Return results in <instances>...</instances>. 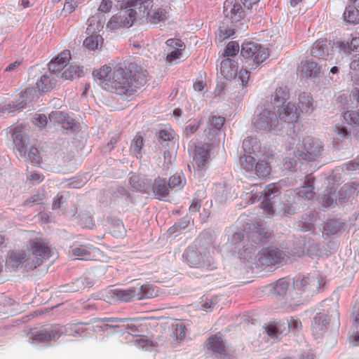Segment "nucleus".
Masks as SVG:
<instances>
[{"instance_id": "423d86ee", "label": "nucleus", "mask_w": 359, "mask_h": 359, "mask_svg": "<svg viewBox=\"0 0 359 359\" xmlns=\"http://www.w3.org/2000/svg\"><path fill=\"white\" fill-rule=\"evenodd\" d=\"M280 123H285L277 118L276 114L268 109L259 110V112L255 113L252 120V124L255 130L263 132H271L276 130L278 128Z\"/></svg>"}, {"instance_id": "39448f33", "label": "nucleus", "mask_w": 359, "mask_h": 359, "mask_svg": "<svg viewBox=\"0 0 359 359\" xmlns=\"http://www.w3.org/2000/svg\"><path fill=\"white\" fill-rule=\"evenodd\" d=\"M326 284V278L318 272L306 276H297L294 279V290L300 293L313 294L318 292L322 287Z\"/></svg>"}, {"instance_id": "8fccbe9b", "label": "nucleus", "mask_w": 359, "mask_h": 359, "mask_svg": "<svg viewBox=\"0 0 359 359\" xmlns=\"http://www.w3.org/2000/svg\"><path fill=\"white\" fill-rule=\"evenodd\" d=\"M79 3L76 0H65L63 8L60 15H62V13H65V15L72 13L75 11Z\"/></svg>"}, {"instance_id": "f8f14e48", "label": "nucleus", "mask_w": 359, "mask_h": 359, "mask_svg": "<svg viewBox=\"0 0 359 359\" xmlns=\"http://www.w3.org/2000/svg\"><path fill=\"white\" fill-rule=\"evenodd\" d=\"M71 254L80 259L91 260L94 259L100 254V249L92 245H76L74 244L71 248Z\"/></svg>"}, {"instance_id": "72a5a7b5", "label": "nucleus", "mask_w": 359, "mask_h": 359, "mask_svg": "<svg viewBox=\"0 0 359 359\" xmlns=\"http://www.w3.org/2000/svg\"><path fill=\"white\" fill-rule=\"evenodd\" d=\"M103 29L102 22L96 17L92 16L88 20V27L86 29L87 35L100 34Z\"/></svg>"}, {"instance_id": "9b49d317", "label": "nucleus", "mask_w": 359, "mask_h": 359, "mask_svg": "<svg viewBox=\"0 0 359 359\" xmlns=\"http://www.w3.org/2000/svg\"><path fill=\"white\" fill-rule=\"evenodd\" d=\"M225 18L236 24L244 18V11L237 0H225L224 2Z\"/></svg>"}, {"instance_id": "4be33fe9", "label": "nucleus", "mask_w": 359, "mask_h": 359, "mask_svg": "<svg viewBox=\"0 0 359 359\" xmlns=\"http://www.w3.org/2000/svg\"><path fill=\"white\" fill-rule=\"evenodd\" d=\"M104 44V39L100 34L88 35L83 46L89 50H100Z\"/></svg>"}, {"instance_id": "49530a36", "label": "nucleus", "mask_w": 359, "mask_h": 359, "mask_svg": "<svg viewBox=\"0 0 359 359\" xmlns=\"http://www.w3.org/2000/svg\"><path fill=\"white\" fill-rule=\"evenodd\" d=\"M336 190L334 189V187H330L327 189H326L322 199H321V203L322 205L325 207H330L334 202V197L333 196L335 194Z\"/></svg>"}, {"instance_id": "bb28decb", "label": "nucleus", "mask_w": 359, "mask_h": 359, "mask_svg": "<svg viewBox=\"0 0 359 359\" xmlns=\"http://www.w3.org/2000/svg\"><path fill=\"white\" fill-rule=\"evenodd\" d=\"M138 292L137 287H131L126 290H115L114 293L119 300L130 302L135 299H137Z\"/></svg>"}, {"instance_id": "c03bdc74", "label": "nucleus", "mask_w": 359, "mask_h": 359, "mask_svg": "<svg viewBox=\"0 0 359 359\" xmlns=\"http://www.w3.org/2000/svg\"><path fill=\"white\" fill-rule=\"evenodd\" d=\"M353 316L354 318V325L357 329V331L350 337V341L354 346H359V308L356 309L355 308L353 312Z\"/></svg>"}, {"instance_id": "ddd939ff", "label": "nucleus", "mask_w": 359, "mask_h": 359, "mask_svg": "<svg viewBox=\"0 0 359 359\" xmlns=\"http://www.w3.org/2000/svg\"><path fill=\"white\" fill-rule=\"evenodd\" d=\"M70 59L69 50H65L49 62L48 69L54 74H60L67 66Z\"/></svg>"}, {"instance_id": "0e129e2a", "label": "nucleus", "mask_w": 359, "mask_h": 359, "mask_svg": "<svg viewBox=\"0 0 359 359\" xmlns=\"http://www.w3.org/2000/svg\"><path fill=\"white\" fill-rule=\"evenodd\" d=\"M278 188L275 184H269L264 189V194L269 198L273 194H276L278 192Z\"/></svg>"}, {"instance_id": "c9c22d12", "label": "nucleus", "mask_w": 359, "mask_h": 359, "mask_svg": "<svg viewBox=\"0 0 359 359\" xmlns=\"http://www.w3.org/2000/svg\"><path fill=\"white\" fill-rule=\"evenodd\" d=\"M234 34L235 29L233 27L223 24L219 27L215 34L216 40L219 41V42H222L232 36Z\"/></svg>"}, {"instance_id": "e433bc0d", "label": "nucleus", "mask_w": 359, "mask_h": 359, "mask_svg": "<svg viewBox=\"0 0 359 359\" xmlns=\"http://www.w3.org/2000/svg\"><path fill=\"white\" fill-rule=\"evenodd\" d=\"M327 50V41L325 40H320L313 43L311 53L315 57H321L324 56Z\"/></svg>"}, {"instance_id": "ea45409f", "label": "nucleus", "mask_w": 359, "mask_h": 359, "mask_svg": "<svg viewBox=\"0 0 359 359\" xmlns=\"http://www.w3.org/2000/svg\"><path fill=\"white\" fill-rule=\"evenodd\" d=\"M343 117L349 125L359 126V108L355 110L346 111L344 113Z\"/></svg>"}, {"instance_id": "4d7b16f0", "label": "nucleus", "mask_w": 359, "mask_h": 359, "mask_svg": "<svg viewBox=\"0 0 359 359\" xmlns=\"http://www.w3.org/2000/svg\"><path fill=\"white\" fill-rule=\"evenodd\" d=\"M302 324L301 320L296 317H291L288 320V327L293 331H298L302 329Z\"/></svg>"}, {"instance_id": "3c124183", "label": "nucleus", "mask_w": 359, "mask_h": 359, "mask_svg": "<svg viewBox=\"0 0 359 359\" xmlns=\"http://www.w3.org/2000/svg\"><path fill=\"white\" fill-rule=\"evenodd\" d=\"M255 170L258 177H266L270 174V168L266 163H257Z\"/></svg>"}, {"instance_id": "473e14b6", "label": "nucleus", "mask_w": 359, "mask_h": 359, "mask_svg": "<svg viewBox=\"0 0 359 359\" xmlns=\"http://www.w3.org/2000/svg\"><path fill=\"white\" fill-rule=\"evenodd\" d=\"M87 324L83 323H77L69 324L66 328V332L73 337L83 336L87 332Z\"/></svg>"}, {"instance_id": "a19ab883", "label": "nucleus", "mask_w": 359, "mask_h": 359, "mask_svg": "<svg viewBox=\"0 0 359 359\" xmlns=\"http://www.w3.org/2000/svg\"><path fill=\"white\" fill-rule=\"evenodd\" d=\"M184 184L185 179L181 174H175L169 179L168 186L170 189L180 190L183 188Z\"/></svg>"}, {"instance_id": "bf43d9fd", "label": "nucleus", "mask_w": 359, "mask_h": 359, "mask_svg": "<svg viewBox=\"0 0 359 359\" xmlns=\"http://www.w3.org/2000/svg\"><path fill=\"white\" fill-rule=\"evenodd\" d=\"M34 123L41 128H45L48 123V119L44 114H36L34 117Z\"/></svg>"}, {"instance_id": "a878e982", "label": "nucleus", "mask_w": 359, "mask_h": 359, "mask_svg": "<svg viewBox=\"0 0 359 359\" xmlns=\"http://www.w3.org/2000/svg\"><path fill=\"white\" fill-rule=\"evenodd\" d=\"M313 183L314 179L311 176H307L306 177L305 185L299 189L298 195L302 198H305L309 200L313 199L316 195L313 187Z\"/></svg>"}, {"instance_id": "5fc2aeb1", "label": "nucleus", "mask_w": 359, "mask_h": 359, "mask_svg": "<svg viewBox=\"0 0 359 359\" xmlns=\"http://www.w3.org/2000/svg\"><path fill=\"white\" fill-rule=\"evenodd\" d=\"M32 162L38 163L39 159V152L36 147H31L29 151L27 149V156H24Z\"/></svg>"}, {"instance_id": "864d4df0", "label": "nucleus", "mask_w": 359, "mask_h": 359, "mask_svg": "<svg viewBox=\"0 0 359 359\" xmlns=\"http://www.w3.org/2000/svg\"><path fill=\"white\" fill-rule=\"evenodd\" d=\"M261 208L267 216H271L274 212L273 205L269 198H266L263 200Z\"/></svg>"}, {"instance_id": "20e7f679", "label": "nucleus", "mask_w": 359, "mask_h": 359, "mask_svg": "<svg viewBox=\"0 0 359 359\" xmlns=\"http://www.w3.org/2000/svg\"><path fill=\"white\" fill-rule=\"evenodd\" d=\"M288 97L289 91L287 87L280 86L276 89L275 93L273 95V103L275 104L283 103L278 111L280 120L287 124H293L297 122L299 114L294 104L290 102L285 104Z\"/></svg>"}, {"instance_id": "c756f323", "label": "nucleus", "mask_w": 359, "mask_h": 359, "mask_svg": "<svg viewBox=\"0 0 359 359\" xmlns=\"http://www.w3.org/2000/svg\"><path fill=\"white\" fill-rule=\"evenodd\" d=\"M55 85L54 80L47 75H43L36 83L37 89L43 93L50 91Z\"/></svg>"}, {"instance_id": "f704fd0d", "label": "nucleus", "mask_w": 359, "mask_h": 359, "mask_svg": "<svg viewBox=\"0 0 359 359\" xmlns=\"http://www.w3.org/2000/svg\"><path fill=\"white\" fill-rule=\"evenodd\" d=\"M301 72L306 76H316L320 73V69L318 67L316 62L307 60L302 63Z\"/></svg>"}, {"instance_id": "37998d69", "label": "nucleus", "mask_w": 359, "mask_h": 359, "mask_svg": "<svg viewBox=\"0 0 359 359\" xmlns=\"http://www.w3.org/2000/svg\"><path fill=\"white\" fill-rule=\"evenodd\" d=\"M201 259L204 261V266L202 268H210L214 263L213 255L207 248H201Z\"/></svg>"}, {"instance_id": "9d476101", "label": "nucleus", "mask_w": 359, "mask_h": 359, "mask_svg": "<svg viewBox=\"0 0 359 359\" xmlns=\"http://www.w3.org/2000/svg\"><path fill=\"white\" fill-rule=\"evenodd\" d=\"M290 256L288 252L276 247L266 248L262 254L259 262L263 265L268 266H280L286 264L290 260Z\"/></svg>"}, {"instance_id": "338daca9", "label": "nucleus", "mask_w": 359, "mask_h": 359, "mask_svg": "<svg viewBox=\"0 0 359 359\" xmlns=\"http://www.w3.org/2000/svg\"><path fill=\"white\" fill-rule=\"evenodd\" d=\"M201 208V201L196 198H194L189 206V212L191 213H194L198 212Z\"/></svg>"}, {"instance_id": "4c0bfd02", "label": "nucleus", "mask_w": 359, "mask_h": 359, "mask_svg": "<svg viewBox=\"0 0 359 359\" xmlns=\"http://www.w3.org/2000/svg\"><path fill=\"white\" fill-rule=\"evenodd\" d=\"M143 146L144 137L140 133H137L132 141L130 151L137 157L138 155H140Z\"/></svg>"}, {"instance_id": "6ab92c4d", "label": "nucleus", "mask_w": 359, "mask_h": 359, "mask_svg": "<svg viewBox=\"0 0 359 359\" xmlns=\"http://www.w3.org/2000/svg\"><path fill=\"white\" fill-rule=\"evenodd\" d=\"M168 184L160 177L156 178L152 185V190L158 199H163L168 195Z\"/></svg>"}, {"instance_id": "79ce46f5", "label": "nucleus", "mask_w": 359, "mask_h": 359, "mask_svg": "<svg viewBox=\"0 0 359 359\" xmlns=\"http://www.w3.org/2000/svg\"><path fill=\"white\" fill-rule=\"evenodd\" d=\"M290 283L285 278H280L273 285L275 294L278 295H284L287 293Z\"/></svg>"}, {"instance_id": "f3484780", "label": "nucleus", "mask_w": 359, "mask_h": 359, "mask_svg": "<svg viewBox=\"0 0 359 359\" xmlns=\"http://www.w3.org/2000/svg\"><path fill=\"white\" fill-rule=\"evenodd\" d=\"M330 318L326 313H319L313 318L312 332L316 337L320 336L327 328Z\"/></svg>"}, {"instance_id": "680f3d73", "label": "nucleus", "mask_w": 359, "mask_h": 359, "mask_svg": "<svg viewBox=\"0 0 359 359\" xmlns=\"http://www.w3.org/2000/svg\"><path fill=\"white\" fill-rule=\"evenodd\" d=\"M250 72L246 69H241L238 73V77L240 80L241 81L242 85L244 86H245L248 80L250 79Z\"/></svg>"}, {"instance_id": "cd10ccee", "label": "nucleus", "mask_w": 359, "mask_h": 359, "mask_svg": "<svg viewBox=\"0 0 359 359\" xmlns=\"http://www.w3.org/2000/svg\"><path fill=\"white\" fill-rule=\"evenodd\" d=\"M359 6L353 4L348 5L344 13V20L349 24L356 25L359 23Z\"/></svg>"}, {"instance_id": "e2e57ef3", "label": "nucleus", "mask_w": 359, "mask_h": 359, "mask_svg": "<svg viewBox=\"0 0 359 359\" xmlns=\"http://www.w3.org/2000/svg\"><path fill=\"white\" fill-rule=\"evenodd\" d=\"M350 44L352 52H359V33L351 35Z\"/></svg>"}, {"instance_id": "412c9836", "label": "nucleus", "mask_w": 359, "mask_h": 359, "mask_svg": "<svg viewBox=\"0 0 359 359\" xmlns=\"http://www.w3.org/2000/svg\"><path fill=\"white\" fill-rule=\"evenodd\" d=\"M206 347L215 353L225 354V345L221 337L217 334L210 337L206 343Z\"/></svg>"}, {"instance_id": "a211bd4d", "label": "nucleus", "mask_w": 359, "mask_h": 359, "mask_svg": "<svg viewBox=\"0 0 359 359\" xmlns=\"http://www.w3.org/2000/svg\"><path fill=\"white\" fill-rule=\"evenodd\" d=\"M238 70V66L234 60L226 58L221 62L220 72L226 79L235 78Z\"/></svg>"}, {"instance_id": "13d9d810", "label": "nucleus", "mask_w": 359, "mask_h": 359, "mask_svg": "<svg viewBox=\"0 0 359 359\" xmlns=\"http://www.w3.org/2000/svg\"><path fill=\"white\" fill-rule=\"evenodd\" d=\"M266 334L271 338H276L280 333L279 330L274 323H270L265 327Z\"/></svg>"}, {"instance_id": "7ed1b4c3", "label": "nucleus", "mask_w": 359, "mask_h": 359, "mask_svg": "<svg viewBox=\"0 0 359 359\" xmlns=\"http://www.w3.org/2000/svg\"><path fill=\"white\" fill-rule=\"evenodd\" d=\"M163 4H154L153 0H129L126 7H137V13L142 18H147L151 24H158L168 18L172 10L170 0H162Z\"/></svg>"}, {"instance_id": "69168bd1", "label": "nucleus", "mask_w": 359, "mask_h": 359, "mask_svg": "<svg viewBox=\"0 0 359 359\" xmlns=\"http://www.w3.org/2000/svg\"><path fill=\"white\" fill-rule=\"evenodd\" d=\"M159 139L163 141H168L172 138V134L167 130H161L158 133Z\"/></svg>"}, {"instance_id": "1a4fd4ad", "label": "nucleus", "mask_w": 359, "mask_h": 359, "mask_svg": "<svg viewBox=\"0 0 359 359\" xmlns=\"http://www.w3.org/2000/svg\"><path fill=\"white\" fill-rule=\"evenodd\" d=\"M241 54L243 57L252 60L256 65L264 62L270 55L268 48H264L261 44L254 41L243 43L241 46Z\"/></svg>"}, {"instance_id": "58836bf2", "label": "nucleus", "mask_w": 359, "mask_h": 359, "mask_svg": "<svg viewBox=\"0 0 359 359\" xmlns=\"http://www.w3.org/2000/svg\"><path fill=\"white\" fill-rule=\"evenodd\" d=\"M130 319L129 318H100L96 319V322L104 323V326L102 327L104 329L105 327H118V323H125Z\"/></svg>"}, {"instance_id": "f257e3e1", "label": "nucleus", "mask_w": 359, "mask_h": 359, "mask_svg": "<svg viewBox=\"0 0 359 359\" xmlns=\"http://www.w3.org/2000/svg\"><path fill=\"white\" fill-rule=\"evenodd\" d=\"M93 76L104 90L128 99L147 83V72L135 62L120 63L113 70L109 65H104L93 70Z\"/></svg>"}, {"instance_id": "c85d7f7f", "label": "nucleus", "mask_w": 359, "mask_h": 359, "mask_svg": "<svg viewBox=\"0 0 359 359\" xmlns=\"http://www.w3.org/2000/svg\"><path fill=\"white\" fill-rule=\"evenodd\" d=\"M339 202H344L351 198H354L358 195L357 189L351 184H344L338 193Z\"/></svg>"}, {"instance_id": "6e6552de", "label": "nucleus", "mask_w": 359, "mask_h": 359, "mask_svg": "<svg viewBox=\"0 0 359 359\" xmlns=\"http://www.w3.org/2000/svg\"><path fill=\"white\" fill-rule=\"evenodd\" d=\"M120 14L112 15L107 23L106 29L114 31L132 27L137 18V11L133 8H125Z\"/></svg>"}, {"instance_id": "0eeeda50", "label": "nucleus", "mask_w": 359, "mask_h": 359, "mask_svg": "<svg viewBox=\"0 0 359 359\" xmlns=\"http://www.w3.org/2000/svg\"><path fill=\"white\" fill-rule=\"evenodd\" d=\"M295 155L299 159L315 161L322 155L323 147L309 137L304 138L296 147Z\"/></svg>"}, {"instance_id": "dca6fc26", "label": "nucleus", "mask_w": 359, "mask_h": 359, "mask_svg": "<svg viewBox=\"0 0 359 359\" xmlns=\"http://www.w3.org/2000/svg\"><path fill=\"white\" fill-rule=\"evenodd\" d=\"M49 119L50 121L53 122V123L61 125L65 130L72 129L74 125V120L67 114L60 111H52L49 114Z\"/></svg>"}, {"instance_id": "7c9ffc66", "label": "nucleus", "mask_w": 359, "mask_h": 359, "mask_svg": "<svg viewBox=\"0 0 359 359\" xmlns=\"http://www.w3.org/2000/svg\"><path fill=\"white\" fill-rule=\"evenodd\" d=\"M62 72L60 77L66 80H72L75 77H79L83 73L81 68L77 65L66 67Z\"/></svg>"}, {"instance_id": "2f4dec72", "label": "nucleus", "mask_w": 359, "mask_h": 359, "mask_svg": "<svg viewBox=\"0 0 359 359\" xmlns=\"http://www.w3.org/2000/svg\"><path fill=\"white\" fill-rule=\"evenodd\" d=\"M209 156L208 149L204 147H198L196 148L194 161L198 167L205 166Z\"/></svg>"}, {"instance_id": "4468645a", "label": "nucleus", "mask_w": 359, "mask_h": 359, "mask_svg": "<svg viewBox=\"0 0 359 359\" xmlns=\"http://www.w3.org/2000/svg\"><path fill=\"white\" fill-rule=\"evenodd\" d=\"M183 259L191 267L202 268L204 261L201 259L200 248L189 246L183 254Z\"/></svg>"}, {"instance_id": "de8ad7c7", "label": "nucleus", "mask_w": 359, "mask_h": 359, "mask_svg": "<svg viewBox=\"0 0 359 359\" xmlns=\"http://www.w3.org/2000/svg\"><path fill=\"white\" fill-rule=\"evenodd\" d=\"M239 51V44L236 41H231L227 43L224 56L226 58L235 56Z\"/></svg>"}, {"instance_id": "f03ea898", "label": "nucleus", "mask_w": 359, "mask_h": 359, "mask_svg": "<svg viewBox=\"0 0 359 359\" xmlns=\"http://www.w3.org/2000/svg\"><path fill=\"white\" fill-rule=\"evenodd\" d=\"M27 252L14 250L10 252L7 263L12 268H18L25 263L27 270L36 269L48 259L51 250L48 241L39 233H33L26 242Z\"/></svg>"}, {"instance_id": "774afa93", "label": "nucleus", "mask_w": 359, "mask_h": 359, "mask_svg": "<svg viewBox=\"0 0 359 359\" xmlns=\"http://www.w3.org/2000/svg\"><path fill=\"white\" fill-rule=\"evenodd\" d=\"M285 168L289 171L294 170L297 165V161L294 159H285L284 163Z\"/></svg>"}, {"instance_id": "b1692460", "label": "nucleus", "mask_w": 359, "mask_h": 359, "mask_svg": "<svg viewBox=\"0 0 359 359\" xmlns=\"http://www.w3.org/2000/svg\"><path fill=\"white\" fill-rule=\"evenodd\" d=\"M138 290L137 299L154 298L158 295L157 287L151 284L147 283L140 287H137Z\"/></svg>"}, {"instance_id": "052dcab7", "label": "nucleus", "mask_w": 359, "mask_h": 359, "mask_svg": "<svg viewBox=\"0 0 359 359\" xmlns=\"http://www.w3.org/2000/svg\"><path fill=\"white\" fill-rule=\"evenodd\" d=\"M112 8V0H102L98 11L102 13H108Z\"/></svg>"}, {"instance_id": "2eb2a0df", "label": "nucleus", "mask_w": 359, "mask_h": 359, "mask_svg": "<svg viewBox=\"0 0 359 359\" xmlns=\"http://www.w3.org/2000/svg\"><path fill=\"white\" fill-rule=\"evenodd\" d=\"M165 43L167 46L173 48V50L166 56L165 60L167 62L170 63L179 59L185 49V45L180 39H170L166 41Z\"/></svg>"}, {"instance_id": "09e8293b", "label": "nucleus", "mask_w": 359, "mask_h": 359, "mask_svg": "<svg viewBox=\"0 0 359 359\" xmlns=\"http://www.w3.org/2000/svg\"><path fill=\"white\" fill-rule=\"evenodd\" d=\"M257 163L255 158L251 155H244L241 158V165L246 170H252L255 168Z\"/></svg>"}, {"instance_id": "5701e85b", "label": "nucleus", "mask_w": 359, "mask_h": 359, "mask_svg": "<svg viewBox=\"0 0 359 359\" xmlns=\"http://www.w3.org/2000/svg\"><path fill=\"white\" fill-rule=\"evenodd\" d=\"M225 118L222 116H212L210 118L208 129L205 130L208 137L214 136L224 126Z\"/></svg>"}, {"instance_id": "603ef678", "label": "nucleus", "mask_w": 359, "mask_h": 359, "mask_svg": "<svg viewBox=\"0 0 359 359\" xmlns=\"http://www.w3.org/2000/svg\"><path fill=\"white\" fill-rule=\"evenodd\" d=\"M200 309L208 312L214 309L217 304V298L212 297L207 301H202L200 303Z\"/></svg>"}, {"instance_id": "6e6d98bb", "label": "nucleus", "mask_w": 359, "mask_h": 359, "mask_svg": "<svg viewBox=\"0 0 359 359\" xmlns=\"http://www.w3.org/2000/svg\"><path fill=\"white\" fill-rule=\"evenodd\" d=\"M334 45L337 48H339L342 52L345 53L350 54L352 52V49L351 47L350 42L344 41V40H339L337 41Z\"/></svg>"}, {"instance_id": "393cba45", "label": "nucleus", "mask_w": 359, "mask_h": 359, "mask_svg": "<svg viewBox=\"0 0 359 359\" xmlns=\"http://www.w3.org/2000/svg\"><path fill=\"white\" fill-rule=\"evenodd\" d=\"M13 143L22 156H27L26 138L22 131L15 130L12 135Z\"/></svg>"}, {"instance_id": "aec40b11", "label": "nucleus", "mask_w": 359, "mask_h": 359, "mask_svg": "<svg viewBox=\"0 0 359 359\" xmlns=\"http://www.w3.org/2000/svg\"><path fill=\"white\" fill-rule=\"evenodd\" d=\"M60 336V330L57 327L41 330L35 334L33 339L39 342H48L52 339H57Z\"/></svg>"}, {"instance_id": "a18cd8bd", "label": "nucleus", "mask_w": 359, "mask_h": 359, "mask_svg": "<svg viewBox=\"0 0 359 359\" xmlns=\"http://www.w3.org/2000/svg\"><path fill=\"white\" fill-rule=\"evenodd\" d=\"M134 344L139 348H147L155 346L154 341L144 335L139 336L134 341Z\"/></svg>"}]
</instances>
